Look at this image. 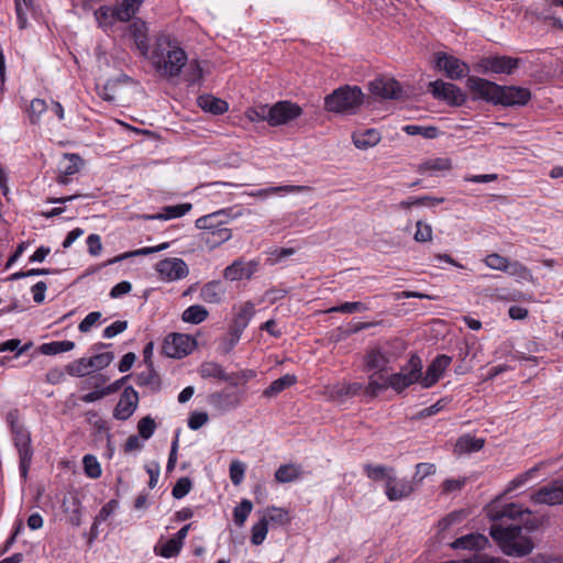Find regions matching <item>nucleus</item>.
<instances>
[{
	"label": "nucleus",
	"mask_w": 563,
	"mask_h": 563,
	"mask_svg": "<svg viewBox=\"0 0 563 563\" xmlns=\"http://www.w3.org/2000/svg\"><path fill=\"white\" fill-rule=\"evenodd\" d=\"M75 347L73 341H53L49 343H43L40 346V351L44 355H56L64 352H69Z\"/></svg>",
	"instance_id": "nucleus-42"
},
{
	"label": "nucleus",
	"mask_w": 563,
	"mask_h": 563,
	"mask_svg": "<svg viewBox=\"0 0 563 563\" xmlns=\"http://www.w3.org/2000/svg\"><path fill=\"white\" fill-rule=\"evenodd\" d=\"M405 349V343L400 339L389 340L368 349L364 356L366 369L386 373L389 364L396 361Z\"/></svg>",
	"instance_id": "nucleus-3"
},
{
	"label": "nucleus",
	"mask_w": 563,
	"mask_h": 563,
	"mask_svg": "<svg viewBox=\"0 0 563 563\" xmlns=\"http://www.w3.org/2000/svg\"><path fill=\"white\" fill-rule=\"evenodd\" d=\"M143 0H121L117 7L118 21L128 22L139 11Z\"/></svg>",
	"instance_id": "nucleus-38"
},
{
	"label": "nucleus",
	"mask_w": 563,
	"mask_h": 563,
	"mask_svg": "<svg viewBox=\"0 0 563 563\" xmlns=\"http://www.w3.org/2000/svg\"><path fill=\"white\" fill-rule=\"evenodd\" d=\"M255 272V265L245 263L241 258L235 260L231 265L225 267L223 277L230 282L241 280L243 278H251Z\"/></svg>",
	"instance_id": "nucleus-22"
},
{
	"label": "nucleus",
	"mask_w": 563,
	"mask_h": 563,
	"mask_svg": "<svg viewBox=\"0 0 563 563\" xmlns=\"http://www.w3.org/2000/svg\"><path fill=\"white\" fill-rule=\"evenodd\" d=\"M113 358L114 354L112 352L96 354L91 357H88V366H90L92 371L102 369L109 366Z\"/></svg>",
	"instance_id": "nucleus-58"
},
{
	"label": "nucleus",
	"mask_w": 563,
	"mask_h": 563,
	"mask_svg": "<svg viewBox=\"0 0 563 563\" xmlns=\"http://www.w3.org/2000/svg\"><path fill=\"white\" fill-rule=\"evenodd\" d=\"M32 345H33L32 342H27L24 345H21V340L10 339L8 341L0 343V352H14L15 351L14 357L16 358L20 355H22L23 353H25L26 351H29Z\"/></svg>",
	"instance_id": "nucleus-48"
},
{
	"label": "nucleus",
	"mask_w": 563,
	"mask_h": 563,
	"mask_svg": "<svg viewBox=\"0 0 563 563\" xmlns=\"http://www.w3.org/2000/svg\"><path fill=\"white\" fill-rule=\"evenodd\" d=\"M452 164L449 158L437 157L430 158L418 165L417 172L421 175L426 173H435L451 169Z\"/></svg>",
	"instance_id": "nucleus-37"
},
{
	"label": "nucleus",
	"mask_w": 563,
	"mask_h": 563,
	"mask_svg": "<svg viewBox=\"0 0 563 563\" xmlns=\"http://www.w3.org/2000/svg\"><path fill=\"white\" fill-rule=\"evenodd\" d=\"M192 208V205L189 202L186 203H179L175 206H166L163 209V213L156 216V219H163V220H169V219H176L185 216L187 212H189Z\"/></svg>",
	"instance_id": "nucleus-45"
},
{
	"label": "nucleus",
	"mask_w": 563,
	"mask_h": 563,
	"mask_svg": "<svg viewBox=\"0 0 563 563\" xmlns=\"http://www.w3.org/2000/svg\"><path fill=\"white\" fill-rule=\"evenodd\" d=\"M296 383L297 377L295 375L286 374L272 382L271 385L263 391V396L267 398L275 397L286 388L295 385Z\"/></svg>",
	"instance_id": "nucleus-35"
},
{
	"label": "nucleus",
	"mask_w": 563,
	"mask_h": 563,
	"mask_svg": "<svg viewBox=\"0 0 563 563\" xmlns=\"http://www.w3.org/2000/svg\"><path fill=\"white\" fill-rule=\"evenodd\" d=\"M117 7H100L96 12L95 16L101 26H110L118 21Z\"/></svg>",
	"instance_id": "nucleus-46"
},
{
	"label": "nucleus",
	"mask_w": 563,
	"mask_h": 563,
	"mask_svg": "<svg viewBox=\"0 0 563 563\" xmlns=\"http://www.w3.org/2000/svg\"><path fill=\"white\" fill-rule=\"evenodd\" d=\"M408 135H422L424 139H435L438 136V129L435 126H421L416 124H408L402 128Z\"/></svg>",
	"instance_id": "nucleus-51"
},
{
	"label": "nucleus",
	"mask_w": 563,
	"mask_h": 563,
	"mask_svg": "<svg viewBox=\"0 0 563 563\" xmlns=\"http://www.w3.org/2000/svg\"><path fill=\"white\" fill-rule=\"evenodd\" d=\"M522 527L520 525H509L504 527L494 523L490 527L492 538L499 544L503 552L507 555L525 556L532 552L533 543L530 538H520Z\"/></svg>",
	"instance_id": "nucleus-2"
},
{
	"label": "nucleus",
	"mask_w": 563,
	"mask_h": 563,
	"mask_svg": "<svg viewBox=\"0 0 563 563\" xmlns=\"http://www.w3.org/2000/svg\"><path fill=\"white\" fill-rule=\"evenodd\" d=\"M484 439L472 435H463L456 442V450L461 453L477 452L484 446Z\"/></svg>",
	"instance_id": "nucleus-41"
},
{
	"label": "nucleus",
	"mask_w": 563,
	"mask_h": 563,
	"mask_svg": "<svg viewBox=\"0 0 563 563\" xmlns=\"http://www.w3.org/2000/svg\"><path fill=\"white\" fill-rule=\"evenodd\" d=\"M156 423L154 419L150 416L143 417L137 423L139 435L148 440L155 432Z\"/></svg>",
	"instance_id": "nucleus-63"
},
{
	"label": "nucleus",
	"mask_w": 563,
	"mask_h": 563,
	"mask_svg": "<svg viewBox=\"0 0 563 563\" xmlns=\"http://www.w3.org/2000/svg\"><path fill=\"white\" fill-rule=\"evenodd\" d=\"M81 166L82 159L79 155L65 154L58 164V170L60 174L74 175L80 170Z\"/></svg>",
	"instance_id": "nucleus-40"
},
{
	"label": "nucleus",
	"mask_w": 563,
	"mask_h": 563,
	"mask_svg": "<svg viewBox=\"0 0 563 563\" xmlns=\"http://www.w3.org/2000/svg\"><path fill=\"white\" fill-rule=\"evenodd\" d=\"M15 14L21 30L27 26L26 13L32 7V0H14Z\"/></svg>",
	"instance_id": "nucleus-55"
},
{
	"label": "nucleus",
	"mask_w": 563,
	"mask_h": 563,
	"mask_svg": "<svg viewBox=\"0 0 563 563\" xmlns=\"http://www.w3.org/2000/svg\"><path fill=\"white\" fill-rule=\"evenodd\" d=\"M135 382L141 387H147L152 393H157L162 387V379L154 366L136 375Z\"/></svg>",
	"instance_id": "nucleus-31"
},
{
	"label": "nucleus",
	"mask_w": 563,
	"mask_h": 563,
	"mask_svg": "<svg viewBox=\"0 0 563 563\" xmlns=\"http://www.w3.org/2000/svg\"><path fill=\"white\" fill-rule=\"evenodd\" d=\"M352 140L357 148L367 150L380 141V133L375 129H368L363 132L353 133Z\"/></svg>",
	"instance_id": "nucleus-32"
},
{
	"label": "nucleus",
	"mask_w": 563,
	"mask_h": 563,
	"mask_svg": "<svg viewBox=\"0 0 563 563\" xmlns=\"http://www.w3.org/2000/svg\"><path fill=\"white\" fill-rule=\"evenodd\" d=\"M209 316L208 310L200 305H192L185 309L181 314V320L191 324H199L203 322Z\"/></svg>",
	"instance_id": "nucleus-39"
},
{
	"label": "nucleus",
	"mask_w": 563,
	"mask_h": 563,
	"mask_svg": "<svg viewBox=\"0 0 563 563\" xmlns=\"http://www.w3.org/2000/svg\"><path fill=\"white\" fill-rule=\"evenodd\" d=\"M542 465H543V463H539L536 466L531 467L530 470L516 476L512 481L509 482L506 493H510V492L523 486L526 483H528L530 479H532L534 474L542 467Z\"/></svg>",
	"instance_id": "nucleus-47"
},
{
	"label": "nucleus",
	"mask_w": 563,
	"mask_h": 563,
	"mask_svg": "<svg viewBox=\"0 0 563 563\" xmlns=\"http://www.w3.org/2000/svg\"><path fill=\"white\" fill-rule=\"evenodd\" d=\"M245 471H246L245 463H243L239 460H233L230 463L229 473H230V479L233 485L239 486L243 482Z\"/></svg>",
	"instance_id": "nucleus-59"
},
{
	"label": "nucleus",
	"mask_w": 563,
	"mask_h": 563,
	"mask_svg": "<svg viewBox=\"0 0 563 563\" xmlns=\"http://www.w3.org/2000/svg\"><path fill=\"white\" fill-rule=\"evenodd\" d=\"M369 310V307L362 301L344 302L339 306H334L327 310V312H340V313H354Z\"/></svg>",
	"instance_id": "nucleus-54"
},
{
	"label": "nucleus",
	"mask_w": 563,
	"mask_h": 563,
	"mask_svg": "<svg viewBox=\"0 0 563 563\" xmlns=\"http://www.w3.org/2000/svg\"><path fill=\"white\" fill-rule=\"evenodd\" d=\"M361 391H364V386L361 383L342 382L333 387V394L336 397H354Z\"/></svg>",
	"instance_id": "nucleus-44"
},
{
	"label": "nucleus",
	"mask_w": 563,
	"mask_h": 563,
	"mask_svg": "<svg viewBox=\"0 0 563 563\" xmlns=\"http://www.w3.org/2000/svg\"><path fill=\"white\" fill-rule=\"evenodd\" d=\"M232 236V232L229 228L221 227L214 231H206L201 232V240L208 245L210 249H214L222 243L229 241Z\"/></svg>",
	"instance_id": "nucleus-33"
},
{
	"label": "nucleus",
	"mask_w": 563,
	"mask_h": 563,
	"mask_svg": "<svg viewBox=\"0 0 563 563\" xmlns=\"http://www.w3.org/2000/svg\"><path fill=\"white\" fill-rule=\"evenodd\" d=\"M88 357H81L68 364L66 371L70 376L84 377L92 372L91 367L88 366Z\"/></svg>",
	"instance_id": "nucleus-49"
},
{
	"label": "nucleus",
	"mask_w": 563,
	"mask_h": 563,
	"mask_svg": "<svg viewBox=\"0 0 563 563\" xmlns=\"http://www.w3.org/2000/svg\"><path fill=\"white\" fill-rule=\"evenodd\" d=\"M428 91L434 99L444 101L450 106H462L466 101V95L454 84L445 82L441 79L430 81Z\"/></svg>",
	"instance_id": "nucleus-7"
},
{
	"label": "nucleus",
	"mask_w": 563,
	"mask_h": 563,
	"mask_svg": "<svg viewBox=\"0 0 563 563\" xmlns=\"http://www.w3.org/2000/svg\"><path fill=\"white\" fill-rule=\"evenodd\" d=\"M373 96L380 99H398L401 97L402 89L400 84L390 77H378L368 84Z\"/></svg>",
	"instance_id": "nucleus-13"
},
{
	"label": "nucleus",
	"mask_w": 563,
	"mask_h": 563,
	"mask_svg": "<svg viewBox=\"0 0 563 563\" xmlns=\"http://www.w3.org/2000/svg\"><path fill=\"white\" fill-rule=\"evenodd\" d=\"M240 339H241L240 334L229 330V333L225 336H223L219 342V346H218L219 353L229 354L234 349V346L239 343Z\"/></svg>",
	"instance_id": "nucleus-62"
},
{
	"label": "nucleus",
	"mask_w": 563,
	"mask_h": 563,
	"mask_svg": "<svg viewBox=\"0 0 563 563\" xmlns=\"http://www.w3.org/2000/svg\"><path fill=\"white\" fill-rule=\"evenodd\" d=\"M47 110V104L45 100L35 98L31 101L30 108H29V117L31 123L35 124L40 121V118L42 113H44Z\"/></svg>",
	"instance_id": "nucleus-64"
},
{
	"label": "nucleus",
	"mask_w": 563,
	"mask_h": 563,
	"mask_svg": "<svg viewBox=\"0 0 563 563\" xmlns=\"http://www.w3.org/2000/svg\"><path fill=\"white\" fill-rule=\"evenodd\" d=\"M433 63L434 68L443 71L451 80L462 79L470 73V67L465 62L444 52L434 53Z\"/></svg>",
	"instance_id": "nucleus-6"
},
{
	"label": "nucleus",
	"mask_w": 563,
	"mask_h": 563,
	"mask_svg": "<svg viewBox=\"0 0 563 563\" xmlns=\"http://www.w3.org/2000/svg\"><path fill=\"white\" fill-rule=\"evenodd\" d=\"M268 532V519L262 518L252 527L251 542L254 545H260L264 542Z\"/></svg>",
	"instance_id": "nucleus-53"
},
{
	"label": "nucleus",
	"mask_w": 563,
	"mask_h": 563,
	"mask_svg": "<svg viewBox=\"0 0 563 563\" xmlns=\"http://www.w3.org/2000/svg\"><path fill=\"white\" fill-rule=\"evenodd\" d=\"M245 117L251 122H264V121H266L269 124L268 104H258V106L249 108L245 111Z\"/></svg>",
	"instance_id": "nucleus-50"
},
{
	"label": "nucleus",
	"mask_w": 563,
	"mask_h": 563,
	"mask_svg": "<svg viewBox=\"0 0 563 563\" xmlns=\"http://www.w3.org/2000/svg\"><path fill=\"white\" fill-rule=\"evenodd\" d=\"M301 466L297 464H283L275 472V481L277 483L286 484L300 478Z\"/></svg>",
	"instance_id": "nucleus-34"
},
{
	"label": "nucleus",
	"mask_w": 563,
	"mask_h": 563,
	"mask_svg": "<svg viewBox=\"0 0 563 563\" xmlns=\"http://www.w3.org/2000/svg\"><path fill=\"white\" fill-rule=\"evenodd\" d=\"M452 357L445 354L438 355L428 366L424 376L421 375L420 384L423 388H430L450 366Z\"/></svg>",
	"instance_id": "nucleus-19"
},
{
	"label": "nucleus",
	"mask_w": 563,
	"mask_h": 563,
	"mask_svg": "<svg viewBox=\"0 0 563 563\" xmlns=\"http://www.w3.org/2000/svg\"><path fill=\"white\" fill-rule=\"evenodd\" d=\"M82 463H84L85 473L88 477L96 479L101 476V473H102L101 466L96 456L90 455V454L85 455Z\"/></svg>",
	"instance_id": "nucleus-57"
},
{
	"label": "nucleus",
	"mask_w": 563,
	"mask_h": 563,
	"mask_svg": "<svg viewBox=\"0 0 563 563\" xmlns=\"http://www.w3.org/2000/svg\"><path fill=\"white\" fill-rule=\"evenodd\" d=\"M137 406L139 394L132 386H128L114 407L113 418L120 421L128 420L135 412Z\"/></svg>",
	"instance_id": "nucleus-15"
},
{
	"label": "nucleus",
	"mask_w": 563,
	"mask_h": 563,
	"mask_svg": "<svg viewBox=\"0 0 563 563\" xmlns=\"http://www.w3.org/2000/svg\"><path fill=\"white\" fill-rule=\"evenodd\" d=\"M129 35L132 37L140 55L147 58L152 52L148 43V29L144 21L136 19L129 25Z\"/></svg>",
	"instance_id": "nucleus-18"
},
{
	"label": "nucleus",
	"mask_w": 563,
	"mask_h": 563,
	"mask_svg": "<svg viewBox=\"0 0 563 563\" xmlns=\"http://www.w3.org/2000/svg\"><path fill=\"white\" fill-rule=\"evenodd\" d=\"M505 273L510 276H514L520 280H529L531 279V272L520 262L514 261L507 263Z\"/></svg>",
	"instance_id": "nucleus-52"
},
{
	"label": "nucleus",
	"mask_w": 563,
	"mask_h": 563,
	"mask_svg": "<svg viewBox=\"0 0 563 563\" xmlns=\"http://www.w3.org/2000/svg\"><path fill=\"white\" fill-rule=\"evenodd\" d=\"M437 472V466L433 463H418L412 477V483L421 484L423 479Z\"/></svg>",
	"instance_id": "nucleus-61"
},
{
	"label": "nucleus",
	"mask_w": 563,
	"mask_h": 563,
	"mask_svg": "<svg viewBox=\"0 0 563 563\" xmlns=\"http://www.w3.org/2000/svg\"><path fill=\"white\" fill-rule=\"evenodd\" d=\"M531 515V510L529 508H522L517 504H507L501 508H494L489 512V518L494 521H500L503 519L517 520L521 518L522 515Z\"/></svg>",
	"instance_id": "nucleus-23"
},
{
	"label": "nucleus",
	"mask_w": 563,
	"mask_h": 563,
	"mask_svg": "<svg viewBox=\"0 0 563 563\" xmlns=\"http://www.w3.org/2000/svg\"><path fill=\"white\" fill-rule=\"evenodd\" d=\"M536 505H562L563 504V479H555L541 487L530 496Z\"/></svg>",
	"instance_id": "nucleus-12"
},
{
	"label": "nucleus",
	"mask_w": 563,
	"mask_h": 563,
	"mask_svg": "<svg viewBox=\"0 0 563 563\" xmlns=\"http://www.w3.org/2000/svg\"><path fill=\"white\" fill-rule=\"evenodd\" d=\"M198 106L206 112L214 115L223 114L229 110L227 101L212 95H202L198 98Z\"/></svg>",
	"instance_id": "nucleus-29"
},
{
	"label": "nucleus",
	"mask_w": 563,
	"mask_h": 563,
	"mask_svg": "<svg viewBox=\"0 0 563 563\" xmlns=\"http://www.w3.org/2000/svg\"><path fill=\"white\" fill-rule=\"evenodd\" d=\"M520 58L510 56H489L482 59L481 66L485 74H506L510 75L520 65Z\"/></svg>",
	"instance_id": "nucleus-17"
},
{
	"label": "nucleus",
	"mask_w": 563,
	"mask_h": 563,
	"mask_svg": "<svg viewBox=\"0 0 563 563\" xmlns=\"http://www.w3.org/2000/svg\"><path fill=\"white\" fill-rule=\"evenodd\" d=\"M11 432L13 435L14 445L19 452L20 474L23 478H26L33 456L31 435L24 426L14 427Z\"/></svg>",
	"instance_id": "nucleus-8"
},
{
	"label": "nucleus",
	"mask_w": 563,
	"mask_h": 563,
	"mask_svg": "<svg viewBox=\"0 0 563 563\" xmlns=\"http://www.w3.org/2000/svg\"><path fill=\"white\" fill-rule=\"evenodd\" d=\"M196 346V340L188 334L170 333L163 343V353L173 358L188 355Z\"/></svg>",
	"instance_id": "nucleus-9"
},
{
	"label": "nucleus",
	"mask_w": 563,
	"mask_h": 563,
	"mask_svg": "<svg viewBox=\"0 0 563 563\" xmlns=\"http://www.w3.org/2000/svg\"><path fill=\"white\" fill-rule=\"evenodd\" d=\"M199 374L202 378H217L222 382H228L232 386H238L236 382H233V375H229L224 368L216 362H203L199 367Z\"/></svg>",
	"instance_id": "nucleus-26"
},
{
	"label": "nucleus",
	"mask_w": 563,
	"mask_h": 563,
	"mask_svg": "<svg viewBox=\"0 0 563 563\" xmlns=\"http://www.w3.org/2000/svg\"><path fill=\"white\" fill-rule=\"evenodd\" d=\"M208 402L212 408L223 413L240 406L241 399L236 393L222 390L211 394L208 397Z\"/></svg>",
	"instance_id": "nucleus-21"
},
{
	"label": "nucleus",
	"mask_w": 563,
	"mask_h": 563,
	"mask_svg": "<svg viewBox=\"0 0 563 563\" xmlns=\"http://www.w3.org/2000/svg\"><path fill=\"white\" fill-rule=\"evenodd\" d=\"M147 59L159 76L169 79L180 75L188 62V56L175 36L159 32L154 37Z\"/></svg>",
	"instance_id": "nucleus-1"
},
{
	"label": "nucleus",
	"mask_w": 563,
	"mask_h": 563,
	"mask_svg": "<svg viewBox=\"0 0 563 563\" xmlns=\"http://www.w3.org/2000/svg\"><path fill=\"white\" fill-rule=\"evenodd\" d=\"M183 545L181 542L176 540L175 538H170L164 544H156L154 548V552L157 555L169 559L178 555Z\"/></svg>",
	"instance_id": "nucleus-43"
},
{
	"label": "nucleus",
	"mask_w": 563,
	"mask_h": 563,
	"mask_svg": "<svg viewBox=\"0 0 563 563\" xmlns=\"http://www.w3.org/2000/svg\"><path fill=\"white\" fill-rule=\"evenodd\" d=\"M268 111L271 126L285 125L302 114L300 106L287 100L268 106Z\"/></svg>",
	"instance_id": "nucleus-10"
},
{
	"label": "nucleus",
	"mask_w": 563,
	"mask_h": 563,
	"mask_svg": "<svg viewBox=\"0 0 563 563\" xmlns=\"http://www.w3.org/2000/svg\"><path fill=\"white\" fill-rule=\"evenodd\" d=\"M263 518H267L268 522L272 521L282 526L290 521L287 510L274 506L267 508L266 515Z\"/></svg>",
	"instance_id": "nucleus-60"
},
{
	"label": "nucleus",
	"mask_w": 563,
	"mask_h": 563,
	"mask_svg": "<svg viewBox=\"0 0 563 563\" xmlns=\"http://www.w3.org/2000/svg\"><path fill=\"white\" fill-rule=\"evenodd\" d=\"M389 388L387 385V375L384 373L374 372L368 376V384L364 386V394L369 398L377 397L382 391H385Z\"/></svg>",
	"instance_id": "nucleus-30"
},
{
	"label": "nucleus",
	"mask_w": 563,
	"mask_h": 563,
	"mask_svg": "<svg viewBox=\"0 0 563 563\" xmlns=\"http://www.w3.org/2000/svg\"><path fill=\"white\" fill-rule=\"evenodd\" d=\"M255 314V306L251 301L244 302L239 312L235 314L230 330L242 335L243 331L249 325L250 321Z\"/></svg>",
	"instance_id": "nucleus-25"
},
{
	"label": "nucleus",
	"mask_w": 563,
	"mask_h": 563,
	"mask_svg": "<svg viewBox=\"0 0 563 563\" xmlns=\"http://www.w3.org/2000/svg\"><path fill=\"white\" fill-rule=\"evenodd\" d=\"M363 103V92L357 86H343L324 98V108L330 112L352 114Z\"/></svg>",
	"instance_id": "nucleus-4"
},
{
	"label": "nucleus",
	"mask_w": 563,
	"mask_h": 563,
	"mask_svg": "<svg viewBox=\"0 0 563 563\" xmlns=\"http://www.w3.org/2000/svg\"><path fill=\"white\" fill-rule=\"evenodd\" d=\"M467 87L475 99H483L497 104L499 85L479 77H468Z\"/></svg>",
	"instance_id": "nucleus-14"
},
{
	"label": "nucleus",
	"mask_w": 563,
	"mask_h": 563,
	"mask_svg": "<svg viewBox=\"0 0 563 563\" xmlns=\"http://www.w3.org/2000/svg\"><path fill=\"white\" fill-rule=\"evenodd\" d=\"M225 294V287L220 280H211L205 284L200 289V299L207 303L221 302Z\"/></svg>",
	"instance_id": "nucleus-27"
},
{
	"label": "nucleus",
	"mask_w": 563,
	"mask_h": 563,
	"mask_svg": "<svg viewBox=\"0 0 563 563\" xmlns=\"http://www.w3.org/2000/svg\"><path fill=\"white\" fill-rule=\"evenodd\" d=\"M386 496L390 501L407 498L413 492V485L410 481L402 478L397 481L396 477L387 476L385 484Z\"/></svg>",
	"instance_id": "nucleus-20"
},
{
	"label": "nucleus",
	"mask_w": 563,
	"mask_h": 563,
	"mask_svg": "<svg viewBox=\"0 0 563 563\" xmlns=\"http://www.w3.org/2000/svg\"><path fill=\"white\" fill-rule=\"evenodd\" d=\"M229 218V210L222 209L207 216H202L196 220V227L202 232L214 231L223 227Z\"/></svg>",
	"instance_id": "nucleus-24"
},
{
	"label": "nucleus",
	"mask_w": 563,
	"mask_h": 563,
	"mask_svg": "<svg viewBox=\"0 0 563 563\" xmlns=\"http://www.w3.org/2000/svg\"><path fill=\"white\" fill-rule=\"evenodd\" d=\"M421 369V358L418 355L412 354L408 360V363L405 365L407 374L395 373L387 375V385H389V388L395 390L397 394H400L412 384L420 382Z\"/></svg>",
	"instance_id": "nucleus-5"
},
{
	"label": "nucleus",
	"mask_w": 563,
	"mask_h": 563,
	"mask_svg": "<svg viewBox=\"0 0 563 563\" xmlns=\"http://www.w3.org/2000/svg\"><path fill=\"white\" fill-rule=\"evenodd\" d=\"M253 509V504L249 499H243L233 510L234 522L243 526Z\"/></svg>",
	"instance_id": "nucleus-56"
},
{
	"label": "nucleus",
	"mask_w": 563,
	"mask_h": 563,
	"mask_svg": "<svg viewBox=\"0 0 563 563\" xmlns=\"http://www.w3.org/2000/svg\"><path fill=\"white\" fill-rule=\"evenodd\" d=\"M531 99L528 88L517 86H500L497 104L505 107L525 106Z\"/></svg>",
	"instance_id": "nucleus-16"
},
{
	"label": "nucleus",
	"mask_w": 563,
	"mask_h": 563,
	"mask_svg": "<svg viewBox=\"0 0 563 563\" xmlns=\"http://www.w3.org/2000/svg\"><path fill=\"white\" fill-rule=\"evenodd\" d=\"M488 543V539L481 533H470L457 538L451 544L453 549L481 550Z\"/></svg>",
	"instance_id": "nucleus-28"
},
{
	"label": "nucleus",
	"mask_w": 563,
	"mask_h": 563,
	"mask_svg": "<svg viewBox=\"0 0 563 563\" xmlns=\"http://www.w3.org/2000/svg\"><path fill=\"white\" fill-rule=\"evenodd\" d=\"M309 188L307 186H299V185H284V186H276V187H268L258 189L256 191L250 192V196L257 197L261 199L267 198L269 195L277 194V192H286V194H294V192H302L308 190Z\"/></svg>",
	"instance_id": "nucleus-36"
},
{
	"label": "nucleus",
	"mask_w": 563,
	"mask_h": 563,
	"mask_svg": "<svg viewBox=\"0 0 563 563\" xmlns=\"http://www.w3.org/2000/svg\"><path fill=\"white\" fill-rule=\"evenodd\" d=\"M155 269L161 278L166 282L184 279L189 274L186 262L178 257H168L159 261L155 265Z\"/></svg>",
	"instance_id": "nucleus-11"
}]
</instances>
